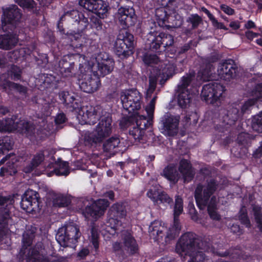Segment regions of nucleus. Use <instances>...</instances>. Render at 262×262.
<instances>
[{"label": "nucleus", "instance_id": "1", "mask_svg": "<svg viewBox=\"0 0 262 262\" xmlns=\"http://www.w3.org/2000/svg\"><path fill=\"white\" fill-rule=\"evenodd\" d=\"M176 252L185 259L189 257L187 262H207V257L205 251L215 253V249L206 241H203L193 232H186L181 236L176 245Z\"/></svg>", "mask_w": 262, "mask_h": 262}, {"label": "nucleus", "instance_id": "2", "mask_svg": "<svg viewBox=\"0 0 262 262\" xmlns=\"http://www.w3.org/2000/svg\"><path fill=\"white\" fill-rule=\"evenodd\" d=\"M37 228L31 226L23 235V246L19 254L27 262H49V259L43 254V244L37 243L34 247L28 248L32 243Z\"/></svg>", "mask_w": 262, "mask_h": 262}, {"label": "nucleus", "instance_id": "3", "mask_svg": "<svg viewBox=\"0 0 262 262\" xmlns=\"http://www.w3.org/2000/svg\"><path fill=\"white\" fill-rule=\"evenodd\" d=\"M22 13L21 10L15 5L3 9L1 17L2 29L5 32H18Z\"/></svg>", "mask_w": 262, "mask_h": 262}, {"label": "nucleus", "instance_id": "4", "mask_svg": "<svg viewBox=\"0 0 262 262\" xmlns=\"http://www.w3.org/2000/svg\"><path fill=\"white\" fill-rule=\"evenodd\" d=\"M218 187L219 183L214 179L207 181L205 185H198L194 192V198L200 210L205 209L209 204L212 195Z\"/></svg>", "mask_w": 262, "mask_h": 262}, {"label": "nucleus", "instance_id": "5", "mask_svg": "<svg viewBox=\"0 0 262 262\" xmlns=\"http://www.w3.org/2000/svg\"><path fill=\"white\" fill-rule=\"evenodd\" d=\"M80 235L78 226L74 223H70L58 229L56 238L61 246L68 247L71 244L77 242Z\"/></svg>", "mask_w": 262, "mask_h": 262}, {"label": "nucleus", "instance_id": "6", "mask_svg": "<svg viewBox=\"0 0 262 262\" xmlns=\"http://www.w3.org/2000/svg\"><path fill=\"white\" fill-rule=\"evenodd\" d=\"M195 74L191 72L186 74L181 78L177 86L178 101L180 106L185 108L189 106L192 95L190 93L188 87L195 77Z\"/></svg>", "mask_w": 262, "mask_h": 262}, {"label": "nucleus", "instance_id": "7", "mask_svg": "<svg viewBox=\"0 0 262 262\" xmlns=\"http://www.w3.org/2000/svg\"><path fill=\"white\" fill-rule=\"evenodd\" d=\"M120 98L123 108L128 113L137 114L140 109L142 95L136 89H130L121 92Z\"/></svg>", "mask_w": 262, "mask_h": 262}, {"label": "nucleus", "instance_id": "8", "mask_svg": "<svg viewBox=\"0 0 262 262\" xmlns=\"http://www.w3.org/2000/svg\"><path fill=\"white\" fill-rule=\"evenodd\" d=\"M112 117L110 114L105 112L104 114H102L91 137L93 142H101L104 139L110 136L112 130Z\"/></svg>", "mask_w": 262, "mask_h": 262}, {"label": "nucleus", "instance_id": "9", "mask_svg": "<svg viewBox=\"0 0 262 262\" xmlns=\"http://www.w3.org/2000/svg\"><path fill=\"white\" fill-rule=\"evenodd\" d=\"M133 45L134 36L126 30H121L115 43V52L119 57H126L132 53Z\"/></svg>", "mask_w": 262, "mask_h": 262}, {"label": "nucleus", "instance_id": "10", "mask_svg": "<svg viewBox=\"0 0 262 262\" xmlns=\"http://www.w3.org/2000/svg\"><path fill=\"white\" fill-rule=\"evenodd\" d=\"M225 91V87L220 82L211 81L203 86L201 96L207 103L214 104L220 101Z\"/></svg>", "mask_w": 262, "mask_h": 262}, {"label": "nucleus", "instance_id": "11", "mask_svg": "<svg viewBox=\"0 0 262 262\" xmlns=\"http://www.w3.org/2000/svg\"><path fill=\"white\" fill-rule=\"evenodd\" d=\"M179 116H174L167 113L161 119V132L165 135L173 137L176 136L179 130Z\"/></svg>", "mask_w": 262, "mask_h": 262}, {"label": "nucleus", "instance_id": "12", "mask_svg": "<svg viewBox=\"0 0 262 262\" xmlns=\"http://www.w3.org/2000/svg\"><path fill=\"white\" fill-rule=\"evenodd\" d=\"M116 16L120 24L124 29L134 26L137 20L134 9L130 7L119 8Z\"/></svg>", "mask_w": 262, "mask_h": 262}, {"label": "nucleus", "instance_id": "13", "mask_svg": "<svg viewBox=\"0 0 262 262\" xmlns=\"http://www.w3.org/2000/svg\"><path fill=\"white\" fill-rule=\"evenodd\" d=\"M97 64V75L104 77L112 72L115 61L105 52L100 53L96 58Z\"/></svg>", "mask_w": 262, "mask_h": 262}, {"label": "nucleus", "instance_id": "14", "mask_svg": "<svg viewBox=\"0 0 262 262\" xmlns=\"http://www.w3.org/2000/svg\"><path fill=\"white\" fill-rule=\"evenodd\" d=\"M110 218L108 219V223L112 229H114L116 233L121 231L122 227L121 222L117 218H122L126 215V211L125 206L120 203L114 204L110 209Z\"/></svg>", "mask_w": 262, "mask_h": 262}, {"label": "nucleus", "instance_id": "15", "mask_svg": "<svg viewBox=\"0 0 262 262\" xmlns=\"http://www.w3.org/2000/svg\"><path fill=\"white\" fill-rule=\"evenodd\" d=\"M148 231L150 238L155 241L161 242L162 244H167L170 242L167 241L166 238L168 234V229L159 221L152 222L149 227Z\"/></svg>", "mask_w": 262, "mask_h": 262}, {"label": "nucleus", "instance_id": "16", "mask_svg": "<svg viewBox=\"0 0 262 262\" xmlns=\"http://www.w3.org/2000/svg\"><path fill=\"white\" fill-rule=\"evenodd\" d=\"M38 199L39 194L36 191L28 189L21 198V208L29 212L35 211L39 207Z\"/></svg>", "mask_w": 262, "mask_h": 262}, {"label": "nucleus", "instance_id": "17", "mask_svg": "<svg viewBox=\"0 0 262 262\" xmlns=\"http://www.w3.org/2000/svg\"><path fill=\"white\" fill-rule=\"evenodd\" d=\"M101 109L92 106L82 107L79 111L78 118L81 119L86 124L94 125L99 121Z\"/></svg>", "mask_w": 262, "mask_h": 262}, {"label": "nucleus", "instance_id": "18", "mask_svg": "<svg viewBox=\"0 0 262 262\" xmlns=\"http://www.w3.org/2000/svg\"><path fill=\"white\" fill-rule=\"evenodd\" d=\"M79 4L84 9L101 17L107 11V6L102 0H79Z\"/></svg>", "mask_w": 262, "mask_h": 262}, {"label": "nucleus", "instance_id": "19", "mask_svg": "<svg viewBox=\"0 0 262 262\" xmlns=\"http://www.w3.org/2000/svg\"><path fill=\"white\" fill-rule=\"evenodd\" d=\"M237 68L233 60H228L219 64L217 73L219 77L223 80L230 81L235 77Z\"/></svg>", "mask_w": 262, "mask_h": 262}, {"label": "nucleus", "instance_id": "20", "mask_svg": "<svg viewBox=\"0 0 262 262\" xmlns=\"http://www.w3.org/2000/svg\"><path fill=\"white\" fill-rule=\"evenodd\" d=\"M121 232V241H122V251L128 255H133L138 252L139 248L137 242L131 233L127 230H122Z\"/></svg>", "mask_w": 262, "mask_h": 262}, {"label": "nucleus", "instance_id": "21", "mask_svg": "<svg viewBox=\"0 0 262 262\" xmlns=\"http://www.w3.org/2000/svg\"><path fill=\"white\" fill-rule=\"evenodd\" d=\"M0 86L3 91L11 94L13 91L19 94L23 99L29 97V89L21 84L15 83L7 79L0 81Z\"/></svg>", "mask_w": 262, "mask_h": 262}, {"label": "nucleus", "instance_id": "22", "mask_svg": "<svg viewBox=\"0 0 262 262\" xmlns=\"http://www.w3.org/2000/svg\"><path fill=\"white\" fill-rule=\"evenodd\" d=\"M79 84L80 89L88 93H92L97 91L101 85L100 81L98 77L89 75H86Z\"/></svg>", "mask_w": 262, "mask_h": 262}, {"label": "nucleus", "instance_id": "23", "mask_svg": "<svg viewBox=\"0 0 262 262\" xmlns=\"http://www.w3.org/2000/svg\"><path fill=\"white\" fill-rule=\"evenodd\" d=\"M17 32H7L0 35V49L10 50L14 48L18 42Z\"/></svg>", "mask_w": 262, "mask_h": 262}, {"label": "nucleus", "instance_id": "24", "mask_svg": "<svg viewBox=\"0 0 262 262\" xmlns=\"http://www.w3.org/2000/svg\"><path fill=\"white\" fill-rule=\"evenodd\" d=\"M147 196L158 205L160 204H170L173 202L172 199L166 193L159 191L155 187L148 190Z\"/></svg>", "mask_w": 262, "mask_h": 262}, {"label": "nucleus", "instance_id": "25", "mask_svg": "<svg viewBox=\"0 0 262 262\" xmlns=\"http://www.w3.org/2000/svg\"><path fill=\"white\" fill-rule=\"evenodd\" d=\"M109 205L108 201L99 199L95 202L91 206L86 207V212L92 217L97 218L103 215Z\"/></svg>", "mask_w": 262, "mask_h": 262}, {"label": "nucleus", "instance_id": "26", "mask_svg": "<svg viewBox=\"0 0 262 262\" xmlns=\"http://www.w3.org/2000/svg\"><path fill=\"white\" fill-rule=\"evenodd\" d=\"M239 109L237 105L230 106L223 116V123L230 126L234 124L241 116Z\"/></svg>", "mask_w": 262, "mask_h": 262}, {"label": "nucleus", "instance_id": "27", "mask_svg": "<svg viewBox=\"0 0 262 262\" xmlns=\"http://www.w3.org/2000/svg\"><path fill=\"white\" fill-rule=\"evenodd\" d=\"M179 170L183 176L185 182L190 181L194 177V171L191 164L186 159H182L179 163Z\"/></svg>", "mask_w": 262, "mask_h": 262}, {"label": "nucleus", "instance_id": "28", "mask_svg": "<svg viewBox=\"0 0 262 262\" xmlns=\"http://www.w3.org/2000/svg\"><path fill=\"white\" fill-rule=\"evenodd\" d=\"M161 175L174 183H177L180 178V175L177 170L176 167L173 165H169L163 170Z\"/></svg>", "mask_w": 262, "mask_h": 262}, {"label": "nucleus", "instance_id": "29", "mask_svg": "<svg viewBox=\"0 0 262 262\" xmlns=\"http://www.w3.org/2000/svg\"><path fill=\"white\" fill-rule=\"evenodd\" d=\"M0 240H1L7 233L8 231L6 226L8 220L10 217L11 210L4 209L3 212V210L0 209Z\"/></svg>", "mask_w": 262, "mask_h": 262}, {"label": "nucleus", "instance_id": "30", "mask_svg": "<svg viewBox=\"0 0 262 262\" xmlns=\"http://www.w3.org/2000/svg\"><path fill=\"white\" fill-rule=\"evenodd\" d=\"M35 127L31 122L20 120L18 123L17 131L27 136H31L35 134Z\"/></svg>", "mask_w": 262, "mask_h": 262}, {"label": "nucleus", "instance_id": "31", "mask_svg": "<svg viewBox=\"0 0 262 262\" xmlns=\"http://www.w3.org/2000/svg\"><path fill=\"white\" fill-rule=\"evenodd\" d=\"M44 154L42 151L36 154L30 163L24 168V171L26 173H30L37 167L43 161Z\"/></svg>", "mask_w": 262, "mask_h": 262}, {"label": "nucleus", "instance_id": "32", "mask_svg": "<svg viewBox=\"0 0 262 262\" xmlns=\"http://www.w3.org/2000/svg\"><path fill=\"white\" fill-rule=\"evenodd\" d=\"M252 139V137L247 133H242L238 135L237 142L243 147L244 154L247 153L248 147L251 145Z\"/></svg>", "mask_w": 262, "mask_h": 262}, {"label": "nucleus", "instance_id": "33", "mask_svg": "<svg viewBox=\"0 0 262 262\" xmlns=\"http://www.w3.org/2000/svg\"><path fill=\"white\" fill-rule=\"evenodd\" d=\"M74 63L71 61H68L64 58L59 62V71L63 76H68L72 73L74 68Z\"/></svg>", "mask_w": 262, "mask_h": 262}, {"label": "nucleus", "instance_id": "34", "mask_svg": "<svg viewBox=\"0 0 262 262\" xmlns=\"http://www.w3.org/2000/svg\"><path fill=\"white\" fill-rule=\"evenodd\" d=\"M217 203L216 196L213 195L211 198L209 204L206 207H207V211L210 218L214 220L219 221L221 219V216L216 211Z\"/></svg>", "mask_w": 262, "mask_h": 262}, {"label": "nucleus", "instance_id": "35", "mask_svg": "<svg viewBox=\"0 0 262 262\" xmlns=\"http://www.w3.org/2000/svg\"><path fill=\"white\" fill-rule=\"evenodd\" d=\"M181 230L180 225L179 216L176 217V216H173V226L172 228L168 229V234L167 235L166 238L167 241H171L177 237L179 234V231Z\"/></svg>", "mask_w": 262, "mask_h": 262}, {"label": "nucleus", "instance_id": "36", "mask_svg": "<svg viewBox=\"0 0 262 262\" xmlns=\"http://www.w3.org/2000/svg\"><path fill=\"white\" fill-rule=\"evenodd\" d=\"M120 142V139L117 136H113L106 140L103 144V150L104 152H111L118 147Z\"/></svg>", "mask_w": 262, "mask_h": 262}, {"label": "nucleus", "instance_id": "37", "mask_svg": "<svg viewBox=\"0 0 262 262\" xmlns=\"http://www.w3.org/2000/svg\"><path fill=\"white\" fill-rule=\"evenodd\" d=\"M159 71H161L163 74H165L167 76H171L176 70V66L170 63L168 60H163L160 62V64L158 66Z\"/></svg>", "mask_w": 262, "mask_h": 262}, {"label": "nucleus", "instance_id": "38", "mask_svg": "<svg viewBox=\"0 0 262 262\" xmlns=\"http://www.w3.org/2000/svg\"><path fill=\"white\" fill-rule=\"evenodd\" d=\"M157 36V41L160 42V43L165 48L170 46L173 43V37L170 34L163 32H158Z\"/></svg>", "mask_w": 262, "mask_h": 262}, {"label": "nucleus", "instance_id": "39", "mask_svg": "<svg viewBox=\"0 0 262 262\" xmlns=\"http://www.w3.org/2000/svg\"><path fill=\"white\" fill-rule=\"evenodd\" d=\"M142 60L144 63L149 66H154L155 65L160 64V62H162V59L156 54L146 53L143 57Z\"/></svg>", "mask_w": 262, "mask_h": 262}, {"label": "nucleus", "instance_id": "40", "mask_svg": "<svg viewBox=\"0 0 262 262\" xmlns=\"http://www.w3.org/2000/svg\"><path fill=\"white\" fill-rule=\"evenodd\" d=\"M16 166L12 161H9L1 168L0 176H13L17 172Z\"/></svg>", "mask_w": 262, "mask_h": 262}, {"label": "nucleus", "instance_id": "41", "mask_svg": "<svg viewBox=\"0 0 262 262\" xmlns=\"http://www.w3.org/2000/svg\"><path fill=\"white\" fill-rule=\"evenodd\" d=\"M70 201L62 194H55L53 198V205L56 207H65L69 205Z\"/></svg>", "mask_w": 262, "mask_h": 262}, {"label": "nucleus", "instance_id": "42", "mask_svg": "<svg viewBox=\"0 0 262 262\" xmlns=\"http://www.w3.org/2000/svg\"><path fill=\"white\" fill-rule=\"evenodd\" d=\"M77 16H78V17L79 21L83 23L84 24V26H86L88 24V18L85 17L82 13H80L79 12V11L74 10H73L70 11H68L66 13H65L63 15H62L60 17V22L62 21L63 18L66 16L73 17V16L76 17Z\"/></svg>", "mask_w": 262, "mask_h": 262}, {"label": "nucleus", "instance_id": "43", "mask_svg": "<svg viewBox=\"0 0 262 262\" xmlns=\"http://www.w3.org/2000/svg\"><path fill=\"white\" fill-rule=\"evenodd\" d=\"M99 233L98 229L92 226L90 229V235L89 239L93 244L95 249L97 251L99 248Z\"/></svg>", "mask_w": 262, "mask_h": 262}, {"label": "nucleus", "instance_id": "44", "mask_svg": "<svg viewBox=\"0 0 262 262\" xmlns=\"http://www.w3.org/2000/svg\"><path fill=\"white\" fill-rule=\"evenodd\" d=\"M134 121L136 122V125L142 129L144 130L150 124L149 121L147 120L144 116L139 115L138 113L133 114Z\"/></svg>", "mask_w": 262, "mask_h": 262}, {"label": "nucleus", "instance_id": "45", "mask_svg": "<svg viewBox=\"0 0 262 262\" xmlns=\"http://www.w3.org/2000/svg\"><path fill=\"white\" fill-rule=\"evenodd\" d=\"M13 145L11 138L8 136L0 139V153L4 154L5 151L11 149Z\"/></svg>", "mask_w": 262, "mask_h": 262}, {"label": "nucleus", "instance_id": "46", "mask_svg": "<svg viewBox=\"0 0 262 262\" xmlns=\"http://www.w3.org/2000/svg\"><path fill=\"white\" fill-rule=\"evenodd\" d=\"M158 76L151 75L149 77V85L146 92V98H150L152 94L155 91L158 80Z\"/></svg>", "mask_w": 262, "mask_h": 262}, {"label": "nucleus", "instance_id": "47", "mask_svg": "<svg viewBox=\"0 0 262 262\" xmlns=\"http://www.w3.org/2000/svg\"><path fill=\"white\" fill-rule=\"evenodd\" d=\"M251 126L254 130L262 133V112L253 117Z\"/></svg>", "mask_w": 262, "mask_h": 262}, {"label": "nucleus", "instance_id": "48", "mask_svg": "<svg viewBox=\"0 0 262 262\" xmlns=\"http://www.w3.org/2000/svg\"><path fill=\"white\" fill-rule=\"evenodd\" d=\"M214 70L213 64L209 61L206 60L202 67L201 73L204 79L210 78Z\"/></svg>", "mask_w": 262, "mask_h": 262}, {"label": "nucleus", "instance_id": "49", "mask_svg": "<svg viewBox=\"0 0 262 262\" xmlns=\"http://www.w3.org/2000/svg\"><path fill=\"white\" fill-rule=\"evenodd\" d=\"M238 219L241 223L244 225L246 227H251V223L247 214V211L246 207H242L238 213Z\"/></svg>", "mask_w": 262, "mask_h": 262}, {"label": "nucleus", "instance_id": "50", "mask_svg": "<svg viewBox=\"0 0 262 262\" xmlns=\"http://www.w3.org/2000/svg\"><path fill=\"white\" fill-rule=\"evenodd\" d=\"M3 123L5 132H11L17 130L18 122H15L12 118H7L3 120Z\"/></svg>", "mask_w": 262, "mask_h": 262}, {"label": "nucleus", "instance_id": "51", "mask_svg": "<svg viewBox=\"0 0 262 262\" xmlns=\"http://www.w3.org/2000/svg\"><path fill=\"white\" fill-rule=\"evenodd\" d=\"M183 211V201L181 197L177 196L175 199L173 216H179Z\"/></svg>", "mask_w": 262, "mask_h": 262}, {"label": "nucleus", "instance_id": "52", "mask_svg": "<svg viewBox=\"0 0 262 262\" xmlns=\"http://www.w3.org/2000/svg\"><path fill=\"white\" fill-rule=\"evenodd\" d=\"M157 19L159 21H162L163 24L167 21L168 19V14L165 9L163 8H158L155 11Z\"/></svg>", "mask_w": 262, "mask_h": 262}, {"label": "nucleus", "instance_id": "53", "mask_svg": "<svg viewBox=\"0 0 262 262\" xmlns=\"http://www.w3.org/2000/svg\"><path fill=\"white\" fill-rule=\"evenodd\" d=\"M129 134L135 140H140L144 134V130L136 126L129 130Z\"/></svg>", "mask_w": 262, "mask_h": 262}, {"label": "nucleus", "instance_id": "54", "mask_svg": "<svg viewBox=\"0 0 262 262\" xmlns=\"http://www.w3.org/2000/svg\"><path fill=\"white\" fill-rule=\"evenodd\" d=\"M202 21V19L200 16L197 14L191 15L187 19V22L190 23L191 26V29L196 28L199 24Z\"/></svg>", "mask_w": 262, "mask_h": 262}, {"label": "nucleus", "instance_id": "55", "mask_svg": "<svg viewBox=\"0 0 262 262\" xmlns=\"http://www.w3.org/2000/svg\"><path fill=\"white\" fill-rule=\"evenodd\" d=\"M10 72L11 76H13V79L14 80H19L21 78V69L16 65L12 64L11 66Z\"/></svg>", "mask_w": 262, "mask_h": 262}, {"label": "nucleus", "instance_id": "56", "mask_svg": "<svg viewBox=\"0 0 262 262\" xmlns=\"http://www.w3.org/2000/svg\"><path fill=\"white\" fill-rule=\"evenodd\" d=\"M158 34V31H150L148 33V34L150 36H152L154 37V38L152 39V42L150 43V49L152 50L157 51L158 49H159L160 47V46L162 45L161 43H160V42H158L157 41V34Z\"/></svg>", "mask_w": 262, "mask_h": 262}, {"label": "nucleus", "instance_id": "57", "mask_svg": "<svg viewBox=\"0 0 262 262\" xmlns=\"http://www.w3.org/2000/svg\"><path fill=\"white\" fill-rule=\"evenodd\" d=\"M251 95L255 101L262 97V82L255 85L251 92Z\"/></svg>", "mask_w": 262, "mask_h": 262}, {"label": "nucleus", "instance_id": "58", "mask_svg": "<svg viewBox=\"0 0 262 262\" xmlns=\"http://www.w3.org/2000/svg\"><path fill=\"white\" fill-rule=\"evenodd\" d=\"M133 122H134V115L127 117H124L120 121V126L122 128H126L131 125Z\"/></svg>", "mask_w": 262, "mask_h": 262}, {"label": "nucleus", "instance_id": "59", "mask_svg": "<svg viewBox=\"0 0 262 262\" xmlns=\"http://www.w3.org/2000/svg\"><path fill=\"white\" fill-rule=\"evenodd\" d=\"M67 120L66 116L64 113L58 114L55 118V122L57 127L61 128L63 126L62 124L64 123Z\"/></svg>", "mask_w": 262, "mask_h": 262}, {"label": "nucleus", "instance_id": "60", "mask_svg": "<svg viewBox=\"0 0 262 262\" xmlns=\"http://www.w3.org/2000/svg\"><path fill=\"white\" fill-rule=\"evenodd\" d=\"M255 102L256 101L254 99H251L246 101L241 108V115L250 110V107L254 104Z\"/></svg>", "mask_w": 262, "mask_h": 262}, {"label": "nucleus", "instance_id": "61", "mask_svg": "<svg viewBox=\"0 0 262 262\" xmlns=\"http://www.w3.org/2000/svg\"><path fill=\"white\" fill-rule=\"evenodd\" d=\"M157 97L155 96L150 101L148 107L146 108L147 113L148 114L149 119H151L153 117V113L155 109V101Z\"/></svg>", "mask_w": 262, "mask_h": 262}, {"label": "nucleus", "instance_id": "62", "mask_svg": "<svg viewBox=\"0 0 262 262\" xmlns=\"http://www.w3.org/2000/svg\"><path fill=\"white\" fill-rule=\"evenodd\" d=\"M16 2L20 7L27 8H32L34 7L33 0H16Z\"/></svg>", "mask_w": 262, "mask_h": 262}, {"label": "nucleus", "instance_id": "63", "mask_svg": "<svg viewBox=\"0 0 262 262\" xmlns=\"http://www.w3.org/2000/svg\"><path fill=\"white\" fill-rule=\"evenodd\" d=\"M75 100V99L74 96L69 94L66 101L64 102V104L70 107L76 108L77 106V102L75 103L76 105V106L74 104Z\"/></svg>", "mask_w": 262, "mask_h": 262}, {"label": "nucleus", "instance_id": "64", "mask_svg": "<svg viewBox=\"0 0 262 262\" xmlns=\"http://www.w3.org/2000/svg\"><path fill=\"white\" fill-rule=\"evenodd\" d=\"M189 213L191 215V219L194 221H197L198 219V212L195 209L193 204H189L188 205Z\"/></svg>", "mask_w": 262, "mask_h": 262}]
</instances>
